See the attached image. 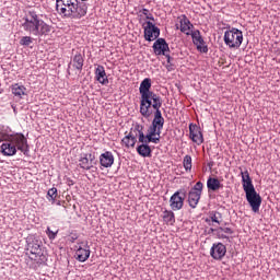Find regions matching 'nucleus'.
I'll return each instance as SVG.
<instances>
[{
  "instance_id": "3",
  "label": "nucleus",
  "mask_w": 280,
  "mask_h": 280,
  "mask_svg": "<svg viewBox=\"0 0 280 280\" xmlns=\"http://www.w3.org/2000/svg\"><path fill=\"white\" fill-rule=\"evenodd\" d=\"M0 150L3 156H14L18 150L27 155L30 154V144L23 133H15L11 140H5L1 144Z\"/></svg>"
},
{
  "instance_id": "7",
  "label": "nucleus",
  "mask_w": 280,
  "mask_h": 280,
  "mask_svg": "<svg viewBox=\"0 0 280 280\" xmlns=\"http://www.w3.org/2000/svg\"><path fill=\"white\" fill-rule=\"evenodd\" d=\"M203 187L205 185L202 182H197L188 192V205L190 209H196V207H198V202H200V198L202 196Z\"/></svg>"
},
{
  "instance_id": "41",
  "label": "nucleus",
  "mask_w": 280,
  "mask_h": 280,
  "mask_svg": "<svg viewBox=\"0 0 280 280\" xmlns=\"http://www.w3.org/2000/svg\"><path fill=\"white\" fill-rule=\"evenodd\" d=\"M223 238L229 240V237H228V236H223Z\"/></svg>"
},
{
  "instance_id": "16",
  "label": "nucleus",
  "mask_w": 280,
  "mask_h": 280,
  "mask_svg": "<svg viewBox=\"0 0 280 280\" xmlns=\"http://www.w3.org/2000/svg\"><path fill=\"white\" fill-rule=\"evenodd\" d=\"M190 36L198 51H200L201 54H207V51H209V48L207 47V44L205 43L202 35H200V31H192L190 33Z\"/></svg>"
},
{
  "instance_id": "5",
  "label": "nucleus",
  "mask_w": 280,
  "mask_h": 280,
  "mask_svg": "<svg viewBox=\"0 0 280 280\" xmlns=\"http://www.w3.org/2000/svg\"><path fill=\"white\" fill-rule=\"evenodd\" d=\"M163 130L159 127L151 125L149 127L148 133H143V125L136 124L133 126V132H138L139 143H160L161 142V132Z\"/></svg>"
},
{
  "instance_id": "34",
  "label": "nucleus",
  "mask_w": 280,
  "mask_h": 280,
  "mask_svg": "<svg viewBox=\"0 0 280 280\" xmlns=\"http://www.w3.org/2000/svg\"><path fill=\"white\" fill-rule=\"evenodd\" d=\"M140 16H145L148 21H154V15L150 13V10L148 9H141L139 11Z\"/></svg>"
},
{
  "instance_id": "22",
  "label": "nucleus",
  "mask_w": 280,
  "mask_h": 280,
  "mask_svg": "<svg viewBox=\"0 0 280 280\" xmlns=\"http://www.w3.org/2000/svg\"><path fill=\"white\" fill-rule=\"evenodd\" d=\"M137 137H139V132L135 131V128H132L131 131L121 140L124 147L135 148V145L137 144Z\"/></svg>"
},
{
  "instance_id": "40",
  "label": "nucleus",
  "mask_w": 280,
  "mask_h": 280,
  "mask_svg": "<svg viewBox=\"0 0 280 280\" xmlns=\"http://www.w3.org/2000/svg\"><path fill=\"white\" fill-rule=\"evenodd\" d=\"M55 202H56L57 207H60V205H62L61 201H55Z\"/></svg>"
},
{
  "instance_id": "13",
  "label": "nucleus",
  "mask_w": 280,
  "mask_h": 280,
  "mask_svg": "<svg viewBox=\"0 0 280 280\" xmlns=\"http://www.w3.org/2000/svg\"><path fill=\"white\" fill-rule=\"evenodd\" d=\"M189 139L197 145H202V143H205L202 130H200V127L194 122L189 124Z\"/></svg>"
},
{
  "instance_id": "23",
  "label": "nucleus",
  "mask_w": 280,
  "mask_h": 280,
  "mask_svg": "<svg viewBox=\"0 0 280 280\" xmlns=\"http://www.w3.org/2000/svg\"><path fill=\"white\" fill-rule=\"evenodd\" d=\"M115 163V155H113V152L106 151L100 155V164L101 167H113V164Z\"/></svg>"
},
{
  "instance_id": "2",
  "label": "nucleus",
  "mask_w": 280,
  "mask_h": 280,
  "mask_svg": "<svg viewBox=\"0 0 280 280\" xmlns=\"http://www.w3.org/2000/svg\"><path fill=\"white\" fill-rule=\"evenodd\" d=\"M22 27L24 32H27V34H31L32 36H49L51 33V25L43 21L36 11H28L25 14Z\"/></svg>"
},
{
  "instance_id": "17",
  "label": "nucleus",
  "mask_w": 280,
  "mask_h": 280,
  "mask_svg": "<svg viewBox=\"0 0 280 280\" xmlns=\"http://www.w3.org/2000/svg\"><path fill=\"white\" fill-rule=\"evenodd\" d=\"M95 163V155L92 153H82L79 159V167L81 170H91Z\"/></svg>"
},
{
  "instance_id": "33",
  "label": "nucleus",
  "mask_w": 280,
  "mask_h": 280,
  "mask_svg": "<svg viewBox=\"0 0 280 280\" xmlns=\"http://www.w3.org/2000/svg\"><path fill=\"white\" fill-rule=\"evenodd\" d=\"M32 43H34V39L31 36H23L20 39V45H22V47H30Z\"/></svg>"
},
{
  "instance_id": "32",
  "label": "nucleus",
  "mask_w": 280,
  "mask_h": 280,
  "mask_svg": "<svg viewBox=\"0 0 280 280\" xmlns=\"http://www.w3.org/2000/svg\"><path fill=\"white\" fill-rule=\"evenodd\" d=\"M184 170L186 172H191V158L190 155H185L183 161Z\"/></svg>"
},
{
  "instance_id": "31",
  "label": "nucleus",
  "mask_w": 280,
  "mask_h": 280,
  "mask_svg": "<svg viewBox=\"0 0 280 280\" xmlns=\"http://www.w3.org/2000/svg\"><path fill=\"white\" fill-rule=\"evenodd\" d=\"M46 198L48 202H51V205H56V199L58 198V188L52 187L48 189Z\"/></svg>"
},
{
  "instance_id": "10",
  "label": "nucleus",
  "mask_w": 280,
  "mask_h": 280,
  "mask_svg": "<svg viewBox=\"0 0 280 280\" xmlns=\"http://www.w3.org/2000/svg\"><path fill=\"white\" fill-rule=\"evenodd\" d=\"M161 106H163V101L151 105V108L155 110L151 126L159 128V130H163V126H165V118H163V114L161 113Z\"/></svg>"
},
{
  "instance_id": "9",
  "label": "nucleus",
  "mask_w": 280,
  "mask_h": 280,
  "mask_svg": "<svg viewBox=\"0 0 280 280\" xmlns=\"http://www.w3.org/2000/svg\"><path fill=\"white\" fill-rule=\"evenodd\" d=\"M143 32H144V40H148V43H152V40L159 39V36H161V28L159 26H155L154 23L151 21H147L143 25Z\"/></svg>"
},
{
  "instance_id": "6",
  "label": "nucleus",
  "mask_w": 280,
  "mask_h": 280,
  "mask_svg": "<svg viewBox=\"0 0 280 280\" xmlns=\"http://www.w3.org/2000/svg\"><path fill=\"white\" fill-rule=\"evenodd\" d=\"M223 40L230 49H240L244 43V33L240 28L233 27L225 31Z\"/></svg>"
},
{
  "instance_id": "20",
  "label": "nucleus",
  "mask_w": 280,
  "mask_h": 280,
  "mask_svg": "<svg viewBox=\"0 0 280 280\" xmlns=\"http://www.w3.org/2000/svg\"><path fill=\"white\" fill-rule=\"evenodd\" d=\"M179 21V30L183 34H186V36H190L194 31L191 28L194 27V24L189 21L187 15L183 14L177 18Z\"/></svg>"
},
{
  "instance_id": "30",
  "label": "nucleus",
  "mask_w": 280,
  "mask_h": 280,
  "mask_svg": "<svg viewBox=\"0 0 280 280\" xmlns=\"http://www.w3.org/2000/svg\"><path fill=\"white\" fill-rule=\"evenodd\" d=\"M11 91L15 97H23L25 95V92L27 89L24 85H21L19 83H15L11 86Z\"/></svg>"
},
{
  "instance_id": "28",
  "label": "nucleus",
  "mask_w": 280,
  "mask_h": 280,
  "mask_svg": "<svg viewBox=\"0 0 280 280\" xmlns=\"http://www.w3.org/2000/svg\"><path fill=\"white\" fill-rule=\"evenodd\" d=\"M207 187L210 191H218V189H222L223 185L220 183V179L215 177H209L207 180Z\"/></svg>"
},
{
  "instance_id": "42",
  "label": "nucleus",
  "mask_w": 280,
  "mask_h": 280,
  "mask_svg": "<svg viewBox=\"0 0 280 280\" xmlns=\"http://www.w3.org/2000/svg\"><path fill=\"white\" fill-rule=\"evenodd\" d=\"M0 93H1V90H0Z\"/></svg>"
},
{
  "instance_id": "25",
  "label": "nucleus",
  "mask_w": 280,
  "mask_h": 280,
  "mask_svg": "<svg viewBox=\"0 0 280 280\" xmlns=\"http://www.w3.org/2000/svg\"><path fill=\"white\" fill-rule=\"evenodd\" d=\"M95 80H97L100 84H108V77L106 75V69H104V66H97L95 69Z\"/></svg>"
},
{
  "instance_id": "12",
  "label": "nucleus",
  "mask_w": 280,
  "mask_h": 280,
  "mask_svg": "<svg viewBox=\"0 0 280 280\" xmlns=\"http://www.w3.org/2000/svg\"><path fill=\"white\" fill-rule=\"evenodd\" d=\"M73 1L74 0H56L57 12L61 16L69 19L70 14L73 12V10H71V8L73 5Z\"/></svg>"
},
{
  "instance_id": "11",
  "label": "nucleus",
  "mask_w": 280,
  "mask_h": 280,
  "mask_svg": "<svg viewBox=\"0 0 280 280\" xmlns=\"http://www.w3.org/2000/svg\"><path fill=\"white\" fill-rule=\"evenodd\" d=\"M91 257V246H89V243H78L75 246V259L77 261H81V264H84L89 258Z\"/></svg>"
},
{
  "instance_id": "19",
  "label": "nucleus",
  "mask_w": 280,
  "mask_h": 280,
  "mask_svg": "<svg viewBox=\"0 0 280 280\" xmlns=\"http://www.w3.org/2000/svg\"><path fill=\"white\" fill-rule=\"evenodd\" d=\"M153 51L155 56H165L170 51V45L165 38H158L153 44Z\"/></svg>"
},
{
  "instance_id": "29",
  "label": "nucleus",
  "mask_w": 280,
  "mask_h": 280,
  "mask_svg": "<svg viewBox=\"0 0 280 280\" xmlns=\"http://www.w3.org/2000/svg\"><path fill=\"white\" fill-rule=\"evenodd\" d=\"M70 65H72V67H74L77 71H82L84 67V57H82V54L79 52L74 55Z\"/></svg>"
},
{
  "instance_id": "37",
  "label": "nucleus",
  "mask_w": 280,
  "mask_h": 280,
  "mask_svg": "<svg viewBox=\"0 0 280 280\" xmlns=\"http://www.w3.org/2000/svg\"><path fill=\"white\" fill-rule=\"evenodd\" d=\"M46 233H47L49 240H54L58 235V232L51 231L50 228H47Z\"/></svg>"
},
{
  "instance_id": "27",
  "label": "nucleus",
  "mask_w": 280,
  "mask_h": 280,
  "mask_svg": "<svg viewBox=\"0 0 280 280\" xmlns=\"http://www.w3.org/2000/svg\"><path fill=\"white\" fill-rule=\"evenodd\" d=\"M137 152L140 156H143V159H148L152 156V149L148 143H142L137 147Z\"/></svg>"
},
{
  "instance_id": "15",
  "label": "nucleus",
  "mask_w": 280,
  "mask_h": 280,
  "mask_svg": "<svg viewBox=\"0 0 280 280\" xmlns=\"http://www.w3.org/2000/svg\"><path fill=\"white\" fill-rule=\"evenodd\" d=\"M245 196L248 205L252 207V211L254 213H259V208L261 207V196L257 192V190L247 192Z\"/></svg>"
},
{
  "instance_id": "1",
  "label": "nucleus",
  "mask_w": 280,
  "mask_h": 280,
  "mask_svg": "<svg viewBox=\"0 0 280 280\" xmlns=\"http://www.w3.org/2000/svg\"><path fill=\"white\" fill-rule=\"evenodd\" d=\"M152 79L145 78L139 88L140 93V115L144 117V119H150L152 117V105L159 104L163 102L161 96L154 92H152Z\"/></svg>"
},
{
  "instance_id": "36",
  "label": "nucleus",
  "mask_w": 280,
  "mask_h": 280,
  "mask_svg": "<svg viewBox=\"0 0 280 280\" xmlns=\"http://www.w3.org/2000/svg\"><path fill=\"white\" fill-rule=\"evenodd\" d=\"M164 56L167 60V66H166L167 71H173L174 70V65H172V57L167 52H165Z\"/></svg>"
},
{
  "instance_id": "35",
  "label": "nucleus",
  "mask_w": 280,
  "mask_h": 280,
  "mask_svg": "<svg viewBox=\"0 0 280 280\" xmlns=\"http://www.w3.org/2000/svg\"><path fill=\"white\" fill-rule=\"evenodd\" d=\"M211 221L215 222L217 224H220V221L222 220V213L220 212H214L213 214H211Z\"/></svg>"
},
{
  "instance_id": "8",
  "label": "nucleus",
  "mask_w": 280,
  "mask_h": 280,
  "mask_svg": "<svg viewBox=\"0 0 280 280\" xmlns=\"http://www.w3.org/2000/svg\"><path fill=\"white\" fill-rule=\"evenodd\" d=\"M187 196V190L179 189L175 191L170 198V207L172 211H180L185 207V198Z\"/></svg>"
},
{
  "instance_id": "4",
  "label": "nucleus",
  "mask_w": 280,
  "mask_h": 280,
  "mask_svg": "<svg viewBox=\"0 0 280 280\" xmlns=\"http://www.w3.org/2000/svg\"><path fill=\"white\" fill-rule=\"evenodd\" d=\"M26 255L35 264H45L47 261V256H45V250H43V242L35 236L26 238Z\"/></svg>"
},
{
  "instance_id": "24",
  "label": "nucleus",
  "mask_w": 280,
  "mask_h": 280,
  "mask_svg": "<svg viewBox=\"0 0 280 280\" xmlns=\"http://www.w3.org/2000/svg\"><path fill=\"white\" fill-rule=\"evenodd\" d=\"M16 132L14 133L12 131V128L5 126V125H0V143H3L4 141H10L12 137H14Z\"/></svg>"
},
{
  "instance_id": "26",
  "label": "nucleus",
  "mask_w": 280,
  "mask_h": 280,
  "mask_svg": "<svg viewBox=\"0 0 280 280\" xmlns=\"http://www.w3.org/2000/svg\"><path fill=\"white\" fill-rule=\"evenodd\" d=\"M162 219L168 226H174V224H176V215L172 210H164L162 212Z\"/></svg>"
},
{
  "instance_id": "39",
  "label": "nucleus",
  "mask_w": 280,
  "mask_h": 280,
  "mask_svg": "<svg viewBox=\"0 0 280 280\" xmlns=\"http://www.w3.org/2000/svg\"><path fill=\"white\" fill-rule=\"evenodd\" d=\"M75 240H78V234H73L70 236L69 241L73 244V242H75Z\"/></svg>"
},
{
  "instance_id": "21",
  "label": "nucleus",
  "mask_w": 280,
  "mask_h": 280,
  "mask_svg": "<svg viewBox=\"0 0 280 280\" xmlns=\"http://www.w3.org/2000/svg\"><path fill=\"white\" fill-rule=\"evenodd\" d=\"M241 176L245 195L255 191V186L253 185V179H250L248 171L241 172Z\"/></svg>"
},
{
  "instance_id": "18",
  "label": "nucleus",
  "mask_w": 280,
  "mask_h": 280,
  "mask_svg": "<svg viewBox=\"0 0 280 280\" xmlns=\"http://www.w3.org/2000/svg\"><path fill=\"white\" fill-rule=\"evenodd\" d=\"M226 255V246L222 243H214L210 249L212 259L220 261Z\"/></svg>"
},
{
  "instance_id": "14",
  "label": "nucleus",
  "mask_w": 280,
  "mask_h": 280,
  "mask_svg": "<svg viewBox=\"0 0 280 280\" xmlns=\"http://www.w3.org/2000/svg\"><path fill=\"white\" fill-rule=\"evenodd\" d=\"M72 12L70 13L68 19H82V16H86V4L84 2H79L78 0H73Z\"/></svg>"
},
{
  "instance_id": "38",
  "label": "nucleus",
  "mask_w": 280,
  "mask_h": 280,
  "mask_svg": "<svg viewBox=\"0 0 280 280\" xmlns=\"http://www.w3.org/2000/svg\"><path fill=\"white\" fill-rule=\"evenodd\" d=\"M220 231L226 233L228 235H233V230L231 228H220Z\"/></svg>"
}]
</instances>
